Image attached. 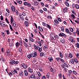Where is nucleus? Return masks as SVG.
<instances>
[{"label":"nucleus","mask_w":79,"mask_h":79,"mask_svg":"<svg viewBox=\"0 0 79 79\" xmlns=\"http://www.w3.org/2000/svg\"><path fill=\"white\" fill-rule=\"evenodd\" d=\"M37 56V52H34V53H31L30 54L28 55L27 56L28 58L30 59L31 57L32 58H35Z\"/></svg>","instance_id":"nucleus-1"},{"label":"nucleus","mask_w":79,"mask_h":79,"mask_svg":"<svg viewBox=\"0 0 79 79\" xmlns=\"http://www.w3.org/2000/svg\"><path fill=\"white\" fill-rule=\"evenodd\" d=\"M18 61H15L14 60H12L11 61V62H10V64L11 65H13V63L14 64H15L17 65L18 64Z\"/></svg>","instance_id":"nucleus-2"},{"label":"nucleus","mask_w":79,"mask_h":79,"mask_svg":"<svg viewBox=\"0 0 79 79\" xmlns=\"http://www.w3.org/2000/svg\"><path fill=\"white\" fill-rule=\"evenodd\" d=\"M21 66L24 68V69H26L28 67V66L26 64L23 63L21 64Z\"/></svg>","instance_id":"nucleus-3"},{"label":"nucleus","mask_w":79,"mask_h":79,"mask_svg":"<svg viewBox=\"0 0 79 79\" xmlns=\"http://www.w3.org/2000/svg\"><path fill=\"white\" fill-rule=\"evenodd\" d=\"M35 48H37L38 50H39L40 52H42V47H41L40 48V47L39 46H37V47L35 46Z\"/></svg>","instance_id":"nucleus-4"},{"label":"nucleus","mask_w":79,"mask_h":79,"mask_svg":"<svg viewBox=\"0 0 79 79\" xmlns=\"http://www.w3.org/2000/svg\"><path fill=\"white\" fill-rule=\"evenodd\" d=\"M51 37H52V39H53L54 40H55L56 39V38H57V39H59V38L58 37V36H55V35H54V36H51Z\"/></svg>","instance_id":"nucleus-5"},{"label":"nucleus","mask_w":79,"mask_h":79,"mask_svg":"<svg viewBox=\"0 0 79 79\" xmlns=\"http://www.w3.org/2000/svg\"><path fill=\"white\" fill-rule=\"evenodd\" d=\"M11 10L12 12H13V13H14L15 11V6H13L11 7Z\"/></svg>","instance_id":"nucleus-6"},{"label":"nucleus","mask_w":79,"mask_h":79,"mask_svg":"<svg viewBox=\"0 0 79 79\" xmlns=\"http://www.w3.org/2000/svg\"><path fill=\"white\" fill-rule=\"evenodd\" d=\"M48 59L50 62H52L53 61V58H52V57H48Z\"/></svg>","instance_id":"nucleus-7"},{"label":"nucleus","mask_w":79,"mask_h":79,"mask_svg":"<svg viewBox=\"0 0 79 79\" xmlns=\"http://www.w3.org/2000/svg\"><path fill=\"white\" fill-rule=\"evenodd\" d=\"M24 73H25V76H28V72H27V70H26V69H25L24 70Z\"/></svg>","instance_id":"nucleus-8"},{"label":"nucleus","mask_w":79,"mask_h":79,"mask_svg":"<svg viewBox=\"0 0 79 79\" xmlns=\"http://www.w3.org/2000/svg\"><path fill=\"white\" fill-rule=\"evenodd\" d=\"M23 42L25 45V47H26V48H27L28 47V46L27 45V44L26 43V42L24 41H23Z\"/></svg>","instance_id":"nucleus-9"},{"label":"nucleus","mask_w":79,"mask_h":79,"mask_svg":"<svg viewBox=\"0 0 79 79\" xmlns=\"http://www.w3.org/2000/svg\"><path fill=\"white\" fill-rule=\"evenodd\" d=\"M38 29L40 31H41V32H42L43 31H44V30L43 29V28L42 27H40V26H38Z\"/></svg>","instance_id":"nucleus-10"},{"label":"nucleus","mask_w":79,"mask_h":79,"mask_svg":"<svg viewBox=\"0 0 79 79\" xmlns=\"http://www.w3.org/2000/svg\"><path fill=\"white\" fill-rule=\"evenodd\" d=\"M25 24L26 26H27V27H28V26H29V22H28L27 21H25Z\"/></svg>","instance_id":"nucleus-11"},{"label":"nucleus","mask_w":79,"mask_h":79,"mask_svg":"<svg viewBox=\"0 0 79 79\" xmlns=\"http://www.w3.org/2000/svg\"><path fill=\"white\" fill-rule=\"evenodd\" d=\"M70 41L71 42H73V43L75 42V40H73V38L70 37Z\"/></svg>","instance_id":"nucleus-12"},{"label":"nucleus","mask_w":79,"mask_h":79,"mask_svg":"<svg viewBox=\"0 0 79 79\" xmlns=\"http://www.w3.org/2000/svg\"><path fill=\"white\" fill-rule=\"evenodd\" d=\"M28 71L29 73H32V72H33V71L32 70V69H31L30 68H28Z\"/></svg>","instance_id":"nucleus-13"},{"label":"nucleus","mask_w":79,"mask_h":79,"mask_svg":"<svg viewBox=\"0 0 79 79\" xmlns=\"http://www.w3.org/2000/svg\"><path fill=\"white\" fill-rule=\"evenodd\" d=\"M34 4L35 5L37 6V5H39V2H34Z\"/></svg>","instance_id":"nucleus-14"},{"label":"nucleus","mask_w":79,"mask_h":79,"mask_svg":"<svg viewBox=\"0 0 79 79\" xmlns=\"http://www.w3.org/2000/svg\"><path fill=\"white\" fill-rule=\"evenodd\" d=\"M70 62L72 64H74V59H72L70 60Z\"/></svg>","instance_id":"nucleus-15"},{"label":"nucleus","mask_w":79,"mask_h":79,"mask_svg":"<svg viewBox=\"0 0 79 79\" xmlns=\"http://www.w3.org/2000/svg\"><path fill=\"white\" fill-rule=\"evenodd\" d=\"M15 45L16 47L17 48H18V47H19V42H17L16 43Z\"/></svg>","instance_id":"nucleus-16"},{"label":"nucleus","mask_w":79,"mask_h":79,"mask_svg":"<svg viewBox=\"0 0 79 79\" xmlns=\"http://www.w3.org/2000/svg\"><path fill=\"white\" fill-rule=\"evenodd\" d=\"M60 42L62 43V44H64L65 42V41L64 39H62L60 40Z\"/></svg>","instance_id":"nucleus-17"},{"label":"nucleus","mask_w":79,"mask_h":79,"mask_svg":"<svg viewBox=\"0 0 79 79\" xmlns=\"http://www.w3.org/2000/svg\"><path fill=\"white\" fill-rule=\"evenodd\" d=\"M11 54V52H6L5 53V55H7V56H9V55H10Z\"/></svg>","instance_id":"nucleus-18"},{"label":"nucleus","mask_w":79,"mask_h":79,"mask_svg":"<svg viewBox=\"0 0 79 79\" xmlns=\"http://www.w3.org/2000/svg\"><path fill=\"white\" fill-rule=\"evenodd\" d=\"M13 18L12 16H11L10 18V23L11 24H12V23H13Z\"/></svg>","instance_id":"nucleus-19"},{"label":"nucleus","mask_w":79,"mask_h":79,"mask_svg":"<svg viewBox=\"0 0 79 79\" xmlns=\"http://www.w3.org/2000/svg\"><path fill=\"white\" fill-rule=\"evenodd\" d=\"M46 77H47V78H48V79L50 77V73H48L47 75H46Z\"/></svg>","instance_id":"nucleus-20"},{"label":"nucleus","mask_w":79,"mask_h":79,"mask_svg":"<svg viewBox=\"0 0 79 79\" xmlns=\"http://www.w3.org/2000/svg\"><path fill=\"white\" fill-rule=\"evenodd\" d=\"M59 54L60 55V57L61 58H63V54H62V53H61V52H59Z\"/></svg>","instance_id":"nucleus-21"},{"label":"nucleus","mask_w":79,"mask_h":79,"mask_svg":"<svg viewBox=\"0 0 79 79\" xmlns=\"http://www.w3.org/2000/svg\"><path fill=\"white\" fill-rule=\"evenodd\" d=\"M61 29L62 31V32H64V27L63 26H62L61 28Z\"/></svg>","instance_id":"nucleus-22"},{"label":"nucleus","mask_w":79,"mask_h":79,"mask_svg":"<svg viewBox=\"0 0 79 79\" xmlns=\"http://www.w3.org/2000/svg\"><path fill=\"white\" fill-rule=\"evenodd\" d=\"M46 27H47V28H48L49 29H51V26H50V25H48V24H47V25H46Z\"/></svg>","instance_id":"nucleus-23"},{"label":"nucleus","mask_w":79,"mask_h":79,"mask_svg":"<svg viewBox=\"0 0 79 79\" xmlns=\"http://www.w3.org/2000/svg\"><path fill=\"white\" fill-rule=\"evenodd\" d=\"M75 7L77 9H79V6L77 4H76L75 6Z\"/></svg>","instance_id":"nucleus-24"},{"label":"nucleus","mask_w":79,"mask_h":79,"mask_svg":"<svg viewBox=\"0 0 79 79\" xmlns=\"http://www.w3.org/2000/svg\"><path fill=\"white\" fill-rule=\"evenodd\" d=\"M65 5L67 6H69V3L67 2H65Z\"/></svg>","instance_id":"nucleus-25"},{"label":"nucleus","mask_w":79,"mask_h":79,"mask_svg":"<svg viewBox=\"0 0 79 79\" xmlns=\"http://www.w3.org/2000/svg\"><path fill=\"white\" fill-rule=\"evenodd\" d=\"M29 39L31 42H34V40H33V39H32V38H29Z\"/></svg>","instance_id":"nucleus-26"},{"label":"nucleus","mask_w":79,"mask_h":79,"mask_svg":"<svg viewBox=\"0 0 79 79\" xmlns=\"http://www.w3.org/2000/svg\"><path fill=\"white\" fill-rule=\"evenodd\" d=\"M63 34H64L63 33H60L59 35V36H60V37H62Z\"/></svg>","instance_id":"nucleus-27"},{"label":"nucleus","mask_w":79,"mask_h":79,"mask_svg":"<svg viewBox=\"0 0 79 79\" xmlns=\"http://www.w3.org/2000/svg\"><path fill=\"white\" fill-rule=\"evenodd\" d=\"M54 22L55 23H56L57 24H59V22L57 20H54Z\"/></svg>","instance_id":"nucleus-28"},{"label":"nucleus","mask_w":79,"mask_h":79,"mask_svg":"<svg viewBox=\"0 0 79 79\" xmlns=\"http://www.w3.org/2000/svg\"><path fill=\"white\" fill-rule=\"evenodd\" d=\"M65 32H66L67 34H69V29H68V28L66 29Z\"/></svg>","instance_id":"nucleus-29"},{"label":"nucleus","mask_w":79,"mask_h":79,"mask_svg":"<svg viewBox=\"0 0 79 79\" xmlns=\"http://www.w3.org/2000/svg\"><path fill=\"white\" fill-rule=\"evenodd\" d=\"M30 77L31 78H35V75H34V74H32Z\"/></svg>","instance_id":"nucleus-30"},{"label":"nucleus","mask_w":79,"mask_h":79,"mask_svg":"<svg viewBox=\"0 0 79 79\" xmlns=\"http://www.w3.org/2000/svg\"><path fill=\"white\" fill-rule=\"evenodd\" d=\"M69 30L71 32H73V29L71 27L69 28Z\"/></svg>","instance_id":"nucleus-31"},{"label":"nucleus","mask_w":79,"mask_h":79,"mask_svg":"<svg viewBox=\"0 0 79 79\" xmlns=\"http://www.w3.org/2000/svg\"><path fill=\"white\" fill-rule=\"evenodd\" d=\"M10 47H12V46H13V45H14V44H13V42H12L11 43H10Z\"/></svg>","instance_id":"nucleus-32"},{"label":"nucleus","mask_w":79,"mask_h":79,"mask_svg":"<svg viewBox=\"0 0 79 79\" xmlns=\"http://www.w3.org/2000/svg\"><path fill=\"white\" fill-rule=\"evenodd\" d=\"M74 62L76 63H78V60H77V59L75 58L74 59Z\"/></svg>","instance_id":"nucleus-33"},{"label":"nucleus","mask_w":79,"mask_h":79,"mask_svg":"<svg viewBox=\"0 0 79 79\" xmlns=\"http://www.w3.org/2000/svg\"><path fill=\"white\" fill-rule=\"evenodd\" d=\"M64 65L66 67V68H68V65L66 63H64Z\"/></svg>","instance_id":"nucleus-34"},{"label":"nucleus","mask_w":79,"mask_h":79,"mask_svg":"<svg viewBox=\"0 0 79 79\" xmlns=\"http://www.w3.org/2000/svg\"><path fill=\"white\" fill-rule=\"evenodd\" d=\"M76 33L79 35V30H77L76 31Z\"/></svg>","instance_id":"nucleus-35"},{"label":"nucleus","mask_w":79,"mask_h":79,"mask_svg":"<svg viewBox=\"0 0 79 79\" xmlns=\"http://www.w3.org/2000/svg\"><path fill=\"white\" fill-rule=\"evenodd\" d=\"M73 54L71 53H69V57L70 58H73Z\"/></svg>","instance_id":"nucleus-36"},{"label":"nucleus","mask_w":79,"mask_h":79,"mask_svg":"<svg viewBox=\"0 0 79 79\" xmlns=\"http://www.w3.org/2000/svg\"><path fill=\"white\" fill-rule=\"evenodd\" d=\"M62 37H63L64 38H66V35L64 34V33L62 36Z\"/></svg>","instance_id":"nucleus-37"},{"label":"nucleus","mask_w":79,"mask_h":79,"mask_svg":"<svg viewBox=\"0 0 79 79\" xmlns=\"http://www.w3.org/2000/svg\"><path fill=\"white\" fill-rule=\"evenodd\" d=\"M76 47L77 48H79V44L78 43H77L76 44Z\"/></svg>","instance_id":"nucleus-38"},{"label":"nucleus","mask_w":79,"mask_h":79,"mask_svg":"<svg viewBox=\"0 0 79 79\" xmlns=\"http://www.w3.org/2000/svg\"><path fill=\"white\" fill-rule=\"evenodd\" d=\"M60 61H61L62 62V63H64V60H63L61 58H60Z\"/></svg>","instance_id":"nucleus-39"},{"label":"nucleus","mask_w":79,"mask_h":79,"mask_svg":"<svg viewBox=\"0 0 79 79\" xmlns=\"http://www.w3.org/2000/svg\"><path fill=\"white\" fill-rule=\"evenodd\" d=\"M17 2L19 4H21L22 3V1H17Z\"/></svg>","instance_id":"nucleus-40"},{"label":"nucleus","mask_w":79,"mask_h":79,"mask_svg":"<svg viewBox=\"0 0 79 79\" xmlns=\"http://www.w3.org/2000/svg\"><path fill=\"white\" fill-rule=\"evenodd\" d=\"M27 6L28 7H31V4H30V3H28L27 4Z\"/></svg>","instance_id":"nucleus-41"},{"label":"nucleus","mask_w":79,"mask_h":79,"mask_svg":"<svg viewBox=\"0 0 79 79\" xmlns=\"http://www.w3.org/2000/svg\"><path fill=\"white\" fill-rule=\"evenodd\" d=\"M51 9L52 10H53L54 9H55V6H52L51 7Z\"/></svg>","instance_id":"nucleus-42"},{"label":"nucleus","mask_w":79,"mask_h":79,"mask_svg":"<svg viewBox=\"0 0 79 79\" xmlns=\"http://www.w3.org/2000/svg\"><path fill=\"white\" fill-rule=\"evenodd\" d=\"M71 15V17H73V18L74 19L75 18H76V17H75V16L73 14H72Z\"/></svg>","instance_id":"nucleus-43"},{"label":"nucleus","mask_w":79,"mask_h":79,"mask_svg":"<svg viewBox=\"0 0 79 79\" xmlns=\"http://www.w3.org/2000/svg\"><path fill=\"white\" fill-rule=\"evenodd\" d=\"M57 20H58V21H60V22H61V19L60 18H58L57 19Z\"/></svg>","instance_id":"nucleus-44"},{"label":"nucleus","mask_w":79,"mask_h":79,"mask_svg":"<svg viewBox=\"0 0 79 79\" xmlns=\"http://www.w3.org/2000/svg\"><path fill=\"white\" fill-rule=\"evenodd\" d=\"M43 10L44 11H47V9L45 7H44L43 8Z\"/></svg>","instance_id":"nucleus-45"},{"label":"nucleus","mask_w":79,"mask_h":79,"mask_svg":"<svg viewBox=\"0 0 79 79\" xmlns=\"http://www.w3.org/2000/svg\"><path fill=\"white\" fill-rule=\"evenodd\" d=\"M19 43L20 45H21V46L23 45V43L22 42V41H19Z\"/></svg>","instance_id":"nucleus-46"},{"label":"nucleus","mask_w":79,"mask_h":79,"mask_svg":"<svg viewBox=\"0 0 79 79\" xmlns=\"http://www.w3.org/2000/svg\"><path fill=\"white\" fill-rule=\"evenodd\" d=\"M68 72L70 73V74H71L73 73V71H72V70H69Z\"/></svg>","instance_id":"nucleus-47"},{"label":"nucleus","mask_w":79,"mask_h":79,"mask_svg":"<svg viewBox=\"0 0 79 79\" xmlns=\"http://www.w3.org/2000/svg\"><path fill=\"white\" fill-rule=\"evenodd\" d=\"M2 61L3 62H4V61H5V60H4V58L3 57H1V58Z\"/></svg>","instance_id":"nucleus-48"},{"label":"nucleus","mask_w":79,"mask_h":79,"mask_svg":"<svg viewBox=\"0 0 79 79\" xmlns=\"http://www.w3.org/2000/svg\"><path fill=\"white\" fill-rule=\"evenodd\" d=\"M22 15L23 16H25L26 15V13L25 12H23L22 14Z\"/></svg>","instance_id":"nucleus-49"},{"label":"nucleus","mask_w":79,"mask_h":79,"mask_svg":"<svg viewBox=\"0 0 79 79\" xmlns=\"http://www.w3.org/2000/svg\"><path fill=\"white\" fill-rule=\"evenodd\" d=\"M31 9L32 10H33V11H35V9L34 8V7H33V6H31Z\"/></svg>","instance_id":"nucleus-50"},{"label":"nucleus","mask_w":79,"mask_h":79,"mask_svg":"<svg viewBox=\"0 0 79 79\" xmlns=\"http://www.w3.org/2000/svg\"><path fill=\"white\" fill-rule=\"evenodd\" d=\"M73 74H77V73H76V72L74 70L73 71Z\"/></svg>","instance_id":"nucleus-51"},{"label":"nucleus","mask_w":79,"mask_h":79,"mask_svg":"<svg viewBox=\"0 0 79 79\" xmlns=\"http://www.w3.org/2000/svg\"><path fill=\"white\" fill-rule=\"evenodd\" d=\"M6 32H7V34H10V31H9V30L6 31Z\"/></svg>","instance_id":"nucleus-52"},{"label":"nucleus","mask_w":79,"mask_h":79,"mask_svg":"<svg viewBox=\"0 0 79 79\" xmlns=\"http://www.w3.org/2000/svg\"><path fill=\"white\" fill-rule=\"evenodd\" d=\"M46 23H43V25L44 26H46Z\"/></svg>","instance_id":"nucleus-53"},{"label":"nucleus","mask_w":79,"mask_h":79,"mask_svg":"<svg viewBox=\"0 0 79 79\" xmlns=\"http://www.w3.org/2000/svg\"><path fill=\"white\" fill-rule=\"evenodd\" d=\"M63 11H64V13H66V12L67 11V10L65 9H64Z\"/></svg>","instance_id":"nucleus-54"},{"label":"nucleus","mask_w":79,"mask_h":79,"mask_svg":"<svg viewBox=\"0 0 79 79\" xmlns=\"http://www.w3.org/2000/svg\"><path fill=\"white\" fill-rule=\"evenodd\" d=\"M24 5H25V6H26V5H27L28 4L27 2H24Z\"/></svg>","instance_id":"nucleus-55"},{"label":"nucleus","mask_w":79,"mask_h":79,"mask_svg":"<svg viewBox=\"0 0 79 79\" xmlns=\"http://www.w3.org/2000/svg\"><path fill=\"white\" fill-rule=\"evenodd\" d=\"M19 52H22V49H21V47H19Z\"/></svg>","instance_id":"nucleus-56"},{"label":"nucleus","mask_w":79,"mask_h":79,"mask_svg":"<svg viewBox=\"0 0 79 79\" xmlns=\"http://www.w3.org/2000/svg\"><path fill=\"white\" fill-rule=\"evenodd\" d=\"M3 22L1 21V22H0V25L1 26H2V25H3Z\"/></svg>","instance_id":"nucleus-57"},{"label":"nucleus","mask_w":79,"mask_h":79,"mask_svg":"<svg viewBox=\"0 0 79 79\" xmlns=\"http://www.w3.org/2000/svg\"><path fill=\"white\" fill-rule=\"evenodd\" d=\"M6 10L7 12H8V13H10V11H9V10L8 9H6Z\"/></svg>","instance_id":"nucleus-58"},{"label":"nucleus","mask_w":79,"mask_h":79,"mask_svg":"<svg viewBox=\"0 0 79 79\" xmlns=\"http://www.w3.org/2000/svg\"><path fill=\"white\" fill-rule=\"evenodd\" d=\"M6 22L8 23V24H9V22H8V19H6Z\"/></svg>","instance_id":"nucleus-59"},{"label":"nucleus","mask_w":79,"mask_h":79,"mask_svg":"<svg viewBox=\"0 0 79 79\" xmlns=\"http://www.w3.org/2000/svg\"><path fill=\"white\" fill-rule=\"evenodd\" d=\"M3 16L1 15V20H3Z\"/></svg>","instance_id":"nucleus-60"},{"label":"nucleus","mask_w":79,"mask_h":79,"mask_svg":"<svg viewBox=\"0 0 79 79\" xmlns=\"http://www.w3.org/2000/svg\"><path fill=\"white\" fill-rule=\"evenodd\" d=\"M48 46L47 45H45L44 46V48L46 49H48Z\"/></svg>","instance_id":"nucleus-61"},{"label":"nucleus","mask_w":79,"mask_h":79,"mask_svg":"<svg viewBox=\"0 0 79 79\" xmlns=\"http://www.w3.org/2000/svg\"><path fill=\"white\" fill-rule=\"evenodd\" d=\"M75 21L76 23H77V24H79V22L78 20H75Z\"/></svg>","instance_id":"nucleus-62"},{"label":"nucleus","mask_w":79,"mask_h":79,"mask_svg":"<svg viewBox=\"0 0 79 79\" xmlns=\"http://www.w3.org/2000/svg\"><path fill=\"white\" fill-rule=\"evenodd\" d=\"M43 53L41 52L40 53V56L42 57V56H43Z\"/></svg>","instance_id":"nucleus-63"},{"label":"nucleus","mask_w":79,"mask_h":79,"mask_svg":"<svg viewBox=\"0 0 79 79\" xmlns=\"http://www.w3.org/2000/svg\"><path fill=\"white\" fill-rule=\"evenodd\" d=\"M43 79H46V77H45V76H44L42 77Z\"/></svg>","instance_id":"nucleus-64"}]
</instances>
